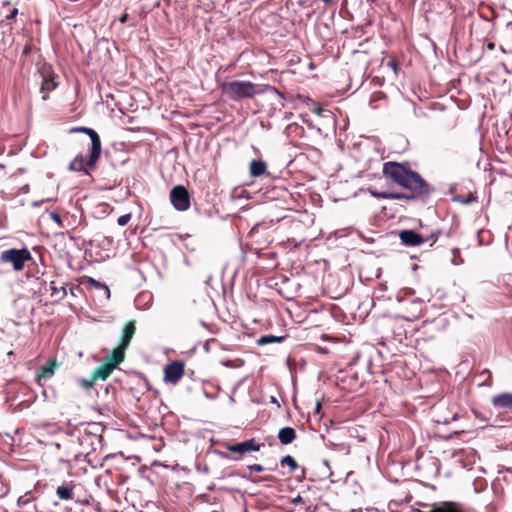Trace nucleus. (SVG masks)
<instances>
[{
  "label": "nucleus",
  "mask_w": 512,
  "mask_h": 512,
  "mask_svg": "<svg viewBox=\"0 0 512 512\" xmlns=\"http://www.w3.org/2000/svg\"><path fill=\"white\" fill-rule=\"evenodd\" d=\"M383 176L397 184L398 186L408 190L410 194L405 193H391L382 192L379 194L373 193V195L382 199H393V200H413L425 198L430 195L433 188L430 184L421 177V175L413 171L408 162H395L388 161L383 164Z\"/></svg>",
  "instance_id": "nucleus-1"
},
{
  "label": "nucleus",
  "mask_w": 512,
  "mask_h": 512,
  "mask_svg": "<svg viewBox=\"0 0 512 512\" xmlns=\"http://www.w3.org/2000/svg\"><path fill=\"white\" fill-rule=\"evenodd\" d=\"M383 176L397 184L398 186L408 190L410 194L405 193H391L382 192L379 194L373 193V195L382 199H393V200H413L425 198L430 195L433 188L430 184L421 177V175L413 171L408 162H395L388 161L383 164Z\"/></svg>",
  "instance_id": "nucleus-2"
},
{
  "label": "nucleus",
  "mask_w": 512,
  "mask_h": 512,
  "mask_svg": "<svg viewBox=\"0 0 512 512\" xmlns=\"http://www.w3.org/2000/svg\"><path fill=\"white\" fill-rule=\"evenodd\" d=\"M220 87L222 92L233 101L253 98L261 92L257 85L250 81L233 80L223 82Z\"/></svg>",
  "instance_id": "nucleus-3"
},
{
  "label": "nucleus",
  "mask_w": 512,
  "mask_h": 512,
  "mask_svg": "<svg viewBox=\"0 0 512 512\" xmlns=\"http://www.w3.org/2000/svg\"><path fill=\"white\" fill-rule=\"evenodd\" d=\"M30 260H32V255L27 248H10L0 254V262L11 264L15 271L23 270L25 263Z\"/></svg>",
  "instance_id": "nucleus-4"
},
{
  "label": "nucleus",
  "mask_w": 512,
  "mask_h": 512,
  "mask_svg": "<svg viewBox=\"0 0 512 512\" xmlns=\"http://www.w3.org/2000/svg\"><path fill=\"white\" fill-rule=\"evenodd\" d=\"M102 431L103 429L98 423H88L83 427V429L78 430V440L80 445L83 446L84 444H87L92 450H95V446L101 444Z\"/></svg>",
  "instance_id": "nucleus-5"
},
{
  "label": "nucleus",
  "mask_w": 512,
  "mask_h": 512,
  "mask_svg": "<svg viewBox=\"0 0 512 512\" xmlns=\"http://www.w3.org/2000/svg\"><path fill=\"white\" fill-rule=\"evenodd\" d=\"M71 133H84L91 139V148L89 154V163L91 166L94 165L95 161H98L101 155V139L98 133L89 127H73L70 129Z\"/></svg>",
  "instance_id": "nucleus-6"
},
{
  "label": "nucleus",
  "mask_w": 512,
  "mask_h": 512,
  "mask_svg": "<svg viewBox=\"0 0 512 512\" xmlns=\"http://www.w3.org/2000/svg\"><path fill=\"white\" fill-rule=\"evenodd\" d=\"M124 358L116 355L115 352L111 351V353L105 358L103 364L96 367L93 371L92 375L96 380H106L113 372V370L122 362Z\"/></svg>",
  "instance_id": "nucleus-7"
},
{
  "label": "nucleus",
  "mask_w": 512,
  "mask_h": 512,
  "mask_svg": "<svg viewBox=\"0 0 512 512\" xmlns=\"http://www.w3.org/2000/svg\"><path fill=\"white\" fill-rule=\"evenodd\" d=\"M440 232L436 231L431 233L428 237H423L422 235L418 234L414 230H402L399 232V238L401 240V243L405 246L409 247H415L419 246L429 240L436 241L438 238Z\"/></svg>",
  "instance_id": "nucleus-8"
},
{
  "label": "nucleus",
  "mask_w": 512,
  "mask_h": 512,
  "mask_svg": "<svg viewBox=\"0 0 512 512\" xmlns=\"http://www.w3.org/2000/svg\"><path fill=\"white\" fill-rule=\"evenodd\" d=\"M136 333V322L135 320H129L126 322L122 329V334L120 337L119 345L114 348L112 351L125 359V352L128 349L131 340L133 339Z\"/></svg>",
  "instance_id": "nucleus-9"
},
{
  "label": "nucleus",
  "mask_w": 512,
  "mask_h": 512,
  "mask_svg": "<svg viewBox=\"0 0 512 512\" xmlns=\"http://www.w3.org/2000/svg\"><path fill=\"white\" fill-rule=\"evenodd\" d=\"M170 201L178 211H186L190 207V194L183 185H177L170 191Z\"/></svg>",
  "instance_id": "nucleus-10"
},
{
  "label": "nucleus",
  "mask_w": 512,
  "mask_h": 512,
  "mask_svg": "<svg viewBox=\"0 0 512 512\" xmlns=\"http://www.w3.org/2000/svg\"><path fill=\"white\" fill-rule=\"evenodd\" d=\"M424 509H415L414 512H466L457 502L445 501L442 503L422 504Z\"/></svg>",
  "instance_id": "nucleus-11"
},
{
  "label": "nucleus",
  "mask_w": 512,
  "mask_h": 512,
  "mask_svg": "<svg viewBox=\"0 0 512 512\" xmlns=\"http://www.w3.org/2000/svg\"><path fill=\"white\" fill-rule=\"evenodd\" d=\"M185 365L182 361H173L164 368L165 382L176 384L184 375Z\"/></svg>",
  "instance_id": "nucleus-12"
},
{
  "label": "nucleus",
  "mask_w": 512,
  "mask_h": 512,
  "mask_svg": "<svg viewBox=\"0 0 512 512\" xmlns=\"http://www.w3.org/2000/svg\"><path fill=\"white\" fill-rule=\"evenodd\" d=\"M261 446H263V444L259 443L254 438L248 439V440L240 442V443H235V444L225 443L224 444V447L228 451H230L232 453L240 454V455H243V454L251 452V451H259Z\"/></svg>",
  "instance_id": "nucleus-13"
},
{
  "label": "nucleus",
  "mask_w": 512,
  "mask_h": 512,
  "mask_svg": "<svg viewBox=\"0 0 512 512\" xmlns=\"http://www.w3.org/2000/svg\"><path fill=\"white\" fill-rule=\"evenodd\" d=\"M59 366H60V363L57 361L56 358L49 359L45 365H43L39 369H37L36 382L40 386H44L45 382L54 375L55 370Z\"/></svg>",
  "instance_id": "nucleus-14"
},
{
  "label": "nucleus",
  "mask_w": 512,
  "mask_h": 512,
  "mask_svg": "<svg viewBox=\"0 0 512 512\" xmlns=\"http://www.w3.org/2000/svg\"><path fill=\"white\" fill-rule=\"evenodd\" d=\"M98 161L94 162V165L91 166L89 163V157L85 159L81 154L77 155L69 165V169L75 172H82L85 175H89L91 170L96 168Z\"/></svg>",
  "instance_id": "nucleus-15"
},
{
  "label": "nucleus",
  "mask_w": 512,
  "mask_h": 512,
  "mask_svg": "<svg viewBox=\"0 0 512 512\" xmlns=\"http://www.w3.org/2000/svg\"><path fill=\"white\" fill-rule=\"evenodd\" d=\"M491 403L495 408L512 410V393H499L491 398Z\"/></svg>",
  "instance_id": "nucleus-16"
},
{
  "label": "nucleus",
  "mask_w": 512,
  "mask_h": 512,
  "mask_svg": "<svg viewBox=\"0 0 512 512\" xmlns=\"http://www.w3.org/2000/svg\"><path fill=\"white\" fill-rule=\"evenodd\" d=\"M74 488H75V485L73 484L72 481L63 483L62 485L57 487L56 495L61 500H65V501L73 500Z\"/></svg>",
  "instance_id": "nucleus-17"
},
{
  "label": "nucleus",
  "mask_w": 512,
  "mask_h": 512,
  "mask_svg": "<svg viewBox=\"0 0 512 512\" xmlns=\"http://www.w3.org/2000/svg\"><path fill=\"white\" fill-rule=\"evenodd\" d=\"M251 177H261L267 173V164L263 160H252L249 165Z\"/></svg>",
  "instance_id": "nucleus-18"
},
{
  "label": "nucleus",
  "mask_w": 512,
  "mask_h": 512,
  "mask_svg": "<svg viewBox=\"0 0 512 512\" xmlns=\"http://www.w3.org/2000/svg\"><path fill=\"white\" fill-rule=\"evenodd\" d=\"M278 438L281 444L288 445L297 438V434L292 427H283L278 432Z\"/></svg>",
  "instance_id": "nucleus-19"
},
{
  "label": "nucleus",
  "mask_w": 512,
  "mask_h": 512,
  "mask_svg": "<svg viewBox=\"0 0 512 512\" xmlns=\"http://www.w3.org/2000/svg\"><path fill=\"white\" fill-rule=\"evenodd\" d=\"M56 87H57V83L55 82L53 74L43 77V80L41 83V92L44 93V95L42 97L44 101H46L49 98V92L54 90Z\"/></svg>",
  "instance_id": "nucleus-20"
},
{
  "label": "nucleus",
  "mask_w": 512,
  "mask_h": 512,
  "mask_svg": "<svg viewBox=\"0 0 512 512\" xmlns=\"http://www.w3.org/2000/svg\"><path fill=\"white\" fill-rule=\"evenodd\" d=\"M51 296L56 297L58 300L63 299L67 292L64 285L58 286L55 281L50 282Z\"/></svg>",
  "instance_id": "nucleus-21"
},
{
  "label": "nucleus",
  "mask_w": 512,
  "mask_h": 512,
  "mask_svg": "<svg viewBox=\"0 0 512 512\" xmlns=\"http://www.w3.org/2000/svg\"><path fill=\"white\" fill-rule=\"evenodd\" d=\"M284 340V337H277V336H273V335H265V336H262L260 337L258 340H257V343L258 345H266V344H270V343H279V342H282Z\"/></svg>",
  "instance_id": "nucleus-22"
},
{
  "label": "nucleus",
  "mask_w": 512,
  "mask_h": 512,
  "mask_svg": "<svg viewBox=\"0 0 512 512\" xmlns=\"http://www.w3.org/2000/svg\"><path fill=\"white\" fill-rule=\"evenodd\" d=\"M280 463L281 465H287L290 468L291 472L295 471L298 467L296 460L290 455L282 457Z\"/></svg>",
  "instance_id": "nucleus-23"
},
{
  "label": "nucleus",
  "mask_w": 512,
  "mask_h": 512,
  "mask_svg": "<svg viewBox=\"0 0 512 512\" xmlns=\"http://www.w3.org/2000/svg\"><path fill=\"white\" fill-rule=\"evenodd\" d=\"M476 199L477 198L473 194H469L468 197H464V196H460V195L454 197V201L460 202L462 204H470V203L476 202Z\"/></svg>",
  "instance_id": "nucleus-24"
},
{
  "label": "nucleus",
  "mask_w": 512,
  "mask_h": 512,
  "mask_svg": "<svg viewBox=\"0 0 512 512\" xmlns=\"http://www.w3.org/2000/svg\"><path fill=\"white\" fill-rule=\"evenodd\" d=\"M96 379H94V376L91 375L89 379H80L79 384L84 389H90L94 386Z\"/></svg>",
  "instance_id": "nucleus-25"
},
{
  "label": "nucleus",
  "mask_w": 512,
  "mask_h": 512,
  "mask_svg": "<svg viewBox=\"0 0 512 512\" xmlns=\"http://www.w3.org/2000/svg\"><path fill=\"white\" fill-rule=\"evenodd\" d=\"M131 213L124 214L117 219V223L120 226H125L131 220Z\"/></svg>",
  "instance_id": "nucleus-26"
},
{
  "label": "nucleus",
  "mask_w": 512,
  "mask_h": 512,
  "mask_svg": "<svg viewBox=\"0 0 512 512\" xmlns=\"http://www.w3.org/2000/svg\"><path fill=\"white\" fill-rule=\"evenodd\" d=\"M32 42L31 40L27 41L23 50H22V58H26L27 56L30 55L31 51H32Z\"/></svg>",
  "instance_id": "nucleus-27"
},
{
  "label": "nucleus",
  "mask_w": 512,
  "mask_h": 512,
  "mask_svg": "<svg viewBox=\"0 0 512 512\" xmlns=\"http://www.w3.org/2000/svg\"><path fill=\"white\" fill-rule=\"evenodd\" d=\"M88 282H89V284H90L91 286H93V287H104V288L107 290V292L109 293V289H108V287H107V286H105L104 284H101L99 281H97V280H95V279H93V278H91V277H90V278L88 279Z\"/></svg>",
  "instance_id": "nucleus-28"
},
{
  "label": "nucleus",
  "mask_w": 512,
  "mask_h": 512,
  "mask_svg": "<svg viewBox=\"0 0 512 512\" xmlns=\"http://www.w3.org/2000/svg\"><path fill=\"white\" fill-rule=\"evenodd\" d=\"M247 468L251 472H262L264 470V467L260 464H252L249 465Z\"/></svg>",
  "instance_id": "nucleus-29"
},
{
  "label": "nucleus",
  "mask_w": 512,
  "mask_h": 512,
  "mask_svg": "<svg viewBox=\"0 0 512 512\" xmlns=\"http://www.w3.org/2000/svg\"><path fill=\"white\" fill-rule=\"evenodd\" d=\"M387 65H388L391 69H393V71H394L395 73H397V72H398L399 65H398V63H397V61H396L395 59H390V60L388 61Z\"/></svg>",
  "instance_id": "nucleus-30"
},
{
  "label": "nucleus",
  "mask_w": 512,
  "mask_h": 512,
  "mask_svg": "<svg viewBox=\"0 0 512 512\" xmlns=\"http://www.w3.org/2000/svg\"><path fill=\"white\" fill-rule=\"evenodd\" d=\"M18 14V9L17 8H12L10 10V12L6 15V20H13L15 19V17L17 16Z\"/></svg>",
  "instance_id": "nucleus-31"
},
{
  "label": "nucleus",
  "mask_w": 512,
  "mask_h": 512,
  "mask_svg": "<svg viewBox=\"0 0 512 512\" xmlns=\"http://www.w3.org/2000/svg\"><path fill=\"white\" fill-rule=\"evenodd\" d=\"M51 216L53 218L54 221H56L57 223H61V217L59 214L57 213H51Z\"/></svg>",
  "instance_id": "nucleus-32"
},
{
  "label": "nucleus",
  "mask_w": 512,
  "mask_h": 512,
  "mask_svg": "<svg viewBox=\"0 0 512 512\" xmlns=\"http://www.w3.org/2000/svg\"><path fill=\"white\" fill-rule=\"evenodd\" d=\"M127 20H128V14H127V13H124V14L119 18V21H120L121 23H125V22H127Z\"/></svg>",
  "instance_id": "nucleus-33"
},
{
  "label": "nucleus",
  "mask_w": 512,
  "mask_h": 512,
  "mask_svg": "<svg viewBox=\"0 0 512 512\" xmlns=\"http://www.w3.org/2000/svg\"><path fill=\"white\" fill-rule=\"evenodd\" d=\"M494 47H495V44H494L493 42H489V43L487 44V48H488L489 50H493V49H494Z\"/></svg>",
  "instance_id": "nucleus-34"
},
{
  "label": "nucleus",
  "mask_w": 512,
  "mask_h": 512,
  "mask_svg": "<svg viewBox=\"0 0 512 512\" xmlns=\"http://www.w3.org/2000/svg\"><path fill=\"white\" fill-rule=\"evenodd\" d=\"M321 409V404L318 402L316 406V412L318 413Z\"/></svg>",
  "instance_id": "nucleus-35"
},
{
  "label": "nucleus",
  "mask_w": 512,
  "mask_h": 512,
  "mask_svg": "<svg viewBox=\"0 0 512 512\" xmlns=\"http://www.w3.org/2000/svg\"><path fill=\"white\" fill-rule=\"evenodd\" d=\"M3 493H4V491H3V485L1 484V485H0V495H2Z\"/></svg>",
  "instance_id": "nucleus-36"
},
{
  "label": "nucleus",
  "mask_w": 512,
  "mask_h": 512,
  "mask_svg": "<svg viewBox=\"0 0 512 512\" xmlns=\"http://www.w3.org/2000/svg\"><path fill=\"white\" fill-rule=\"evenodd\" d=\"M253 482L257 483L260 482L262 479H251Z\"/></svg>",
  "instance_id": "nucleus-37"
},
{
  "label": "nucleus",
  "mask_w": 512,
  "mask_h": 512,
  "mask_svg": "<svg viewBox=\"0 0 512 512\" xmlns=\"http://www.w3.org/2000/svg\"><path fill=\"white\" fill-rule=\"evenodd\" d=\"M225 365L229 366V367H232L231 361H228Z\"/></svg>",
  "instance_id": "nucleus-38"
},
{
  "label": "nucleus",
  "mask_w": 512,
  "mask_h": 512,
  "mask_svg": "<svg viewBox=\"0 0 512 512\" xmlns=\"http://www.w3.org/2000/svg\"><path fill=\"white\" fill-rule=\"evenodd\" d=\"M271 400H272V402H273V403H276V402H277V401H276V399H275V397H272V398H271Z\"/></svg>",
  "instance_id": "nucleus-39"
}]
</instances>
